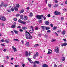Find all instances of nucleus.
Returning <instances> with one entry per match:
<instances>
[{
    "label": "nucleus",
    "mask_w": 67,
    "mask_h": 67,
    "mask_svg": "<svg viewBox=\"0 0 67 67\" xmlns=\"http://www.w3.org/2000/svg\"><path fill=\"white\" fill-rule=\"evenodd\" d=\"M14 9L15 11H18V8L16 7H14Z\"/></svg>",
    "instance_id": "31"
},
{
    "label": "nucleus",
    "mask_w": 67,
    "mask_h": 67,
    "mask_svg": "<svg viewBox=\"0 0 67 67\" xmlns=\"http://www.w3.org/2000/svg\"><path fill=\"white\" fill-rule=\"evenodd\" d=\"M63 10L64 11H67V9L65 8L63 9Z\"/></svg>",
    "instance_id": "37"
},
{
    "label": "nucleus",
    "mask_w": 67,
    "mask_h": 67,
    "mask_svg": "<svg viewBox=\"0 0 67 67\" xmlns=\"http://www.w3.org/2000/svg\"><path fill=\"white\" fill-rule=\"evenodd\" d=\"M39 46V44H36L35 45L34 47H37V46Z\"/></svg>",
    "instance_id": "28"
},
{
    "label": "nucleus",
    "mask_w": 67,
    "mask_h": 67,
    "mask_svg": "<svg viewBox=\"0 0 67 67\" xmlns=\"http://www.w3.org/2000/svg\"><path fill=\"white\" fill-rule=\"evenodd\" d=\"M57 12L56 11H55L54 12V14H55V15H57Z\"/></svg>",
    "instance_id": "41"
},
{
    "label": "nucleus",
    "mask_w": 67,
    "mask_h": 67,
    "mask_svg": "<svg viewBox=\"0 0 67 67\" xmlns=\"http://www.w3.org/2000/svg\"><path fill=\"white\" fill-rule=\"evenodd\" d=\"M57 7H58V4H55L53 6L54 8H56Z\"/></svg>",
    "instance_id": "24"
},
{
    "label": "nucleus",
    "mask_w": 67,
    "mask_h": 67,
    "mask_svg": "<svg viewBox=\"0 0 67 67\" xmlns=\"http://www.w3.org/2000/svg\"><path fill=\"white\" fill-rule=\"evenodd\" d=\"M20 16V14H17L16 15V16Z\"/></svg>",
    "instance_id": "48"
},
{
    "label": "nucleus",
    "mask_w": 67,
    "mask_h": 67,
    "mask_svg": "<svg viewBox=\"0 0 67 67\" xmlns=\"http://www.w3.org/2000/svg\"><path fill=\"white\" fill-rule=\"evenodd\" d=\"M41 27L43 29V31H45V29H46V27L42 26Z\"/></svg>",
    "instance_id": "12"
},
{
    "label": "nucleus",
    "mask_w": 67,
    "mask_h": 67,
    "mask_svg": "<svg viewBox=\"0 0 67 67\" xmlns=\"http://www.w3.org/2000/svg\"><path fill=\"white\" fill-rule=\"evenodd\" d=\"M36 56L35 55H34V56L33 57V58H34V59H35L36 58Z\"/></svg>",
    "instance_id": "45"
},
{
    "label": "nucleus",
    "mask_w": 67,
    "mask_h": 67,
    "mask_svg": "<svg viewBox=\"0 0 67 67\" xmlns=\"http://www.w3.org/2000/svg\"><path fill=\"white\" fill-rule=\"evenodd\" d=\"M48 7H52V5L51 4H48Z\"/></svg>",
    "instance_id": "40"
},
{
    "label": "nucleus",
    "mask_w": 67,
    "mask_h": 67,
    "mask_svg": "<svg viewBox=\"0 0 67 67\" xmlns=\"http://www.w3.org/2000/svg\"><path fill=\"white\" fill-rule=\"evenodd\" d=\"M42 67H48V65L46 64H44L42 66Z\"/></svg>",
    "instance_id": "17"
},
{
    "label": "nucleus",
    "mask_w": 67,
    "mask_h": 67,
    "mask_svg": "<svg viewBox=\"0 0 67 67\" xmlns=\"http://www.w3.org/2000/svg\"><path fill=\"white\" fill-rule=\"evenodd\" d=\"M0 19L2 21H5L6 18L3 16H2L0 18Z\"/></svg>",
    "instance_id": "6"
},
{
    "label": "nucleus",
    "mask_w": 67,
    "mask_h": 67,
    "mask_svg": "<svg viewBox=\"0 0 67 67\" xmlns=\"http://www.w3.org/2000/svg\"><path fill=\"white\" fill-rule=\"evenodd\" d=\"M21 23H22V24H25V23H26V22H24L23 21H21Z\"/></svg>",
    "instance_id": "30"
},
{
    "label": "nucleus",
    "mask_w": 67,
    "mask_h": 67,
    "mask_svg": "<svg viewBox=\"0 0 67 67\" xmlns=\"http://www.w3.org/2000/svg\"><path fill=\"white\" fill-rule=\"evenodd\" d=\"M44 37L46 38H47V37H48V36L47 35H45L44 36Z\"/></svg>",
    "instance_id": "33"
},
{
    "label": "nucleus",
    "mask_w": 67,
    "mask_h": 67,
    "mask_svg": "<svg viewBox=\"0 0 67 67\" xmlns=\"http://www.w3.org/2000/svg\"><path fill=\"white\" fill-rule=\"evenodd\" d=\"M29 55V56H31V52H29V53H28V52H27V51H26L25 52V55L26 56H28V55Z\"/></svg>",
    "instance_id": "5"
},
{
    "label": "nucleus",
    "mask_w": 67,
    "mask_h": 67,
    "mask_svg": "<svg viewBox=\"0 0 67 67\" xmlns=\"http://www.w3.org/2000/svg\"><path fill=\"white\" fill-rule=\"evenodd\" d=\"M34 67H36V65L35 64L34 65Z\"/></svg>",
    "instance_id": "64"
},
{
    "label": "nucleus",
    "mask_w": 67,
    "mask_h": 67,
    "mask_svg": "<svg viewBox=\"0 0 67 67\" xmlns=\"http://www.w3.org/2000/svg\"><path fill=\"white\" fill-rule=\"evenodd\" d=\"M20 17L21 18L22 20H23L24 18H23V15H21L20 16Z\"/></svg>",
    "instance_id": "23"
},
{
    "label": "nucleus",
    "mask_w": 67,
    "mask_h": 67,
    "mask_svg": "<svg viewBox=\"0 0 67 67\" xmlns=\"http://www.w3.org/2000/svg\"><path fill=\"white\" fill-rule=\"evenodd\" d=\"M31 30H30V31H29V32H30V33L32 34V33H33V32H31Z\"/></svg>",
    "instance_id": "59"
},
{
    "label": "nucleus",
    "mask_w": 67,
    "mask_h": 67,
    "mask_svg": "<svg viewBox=\"0 0 67 67\" xmlns=\"http://www.w3.org/2000/svg\"><path fill=\"white\" fill-rule=\"evenodd\" d=\"M65 59V58L64 57H63L62 58V61H64Z\"/></svg>",
    "instance_id": "22"
},
{
    "label": "nucleus",
    "mask_w": 67,
    "mask_h": 67,
    "mask_svg": "<svg viewBox=\"0 0 67 67\" xmlns=\"http://www.w3.org/2000/svg\"><path fill=\"white\" fill-rule=\"evenodd\" d=\"M14 41H19V40L16 39H15L14 40Z\"/></svg>",
    "instance_id": "49"
},
{
    "label": "nucleus",
    "mask_w": 67,
    "mask_h": 67,
    "mask_svg": "<svg viewBox=\"0 0 67 67\" xmlns=\"http://www.w3.org/2000/svg\"><path fill=\"white\" fill-rule=\"evenodd\" d=\"M57 32H58V33H60L61 32V31H60V30H59L57 31Z\"/></svg>",
    "instance_id": "62"
},
{
    "label": "nucleus",
    "mask_w": 67,
    "mask_h": 67,
    "mask_svg": "<svg viewBox=\"0 0 67 67\" xmlns=\"http://www.w3.org/2000/svg\"><path fill=\"white\" fill-rule=\"evenodd\" d=\"M42 20H39L38 22L39 23H41V22H42Z\"/></svg>",
    "instance_id": "60"
},
{
    "label": "nucleus",
    "mask_w": 67,
    "mask_h": 67,
    "mask_svg": "<svg viewBox=\"0 0 67 67\" xmlns=\"http://www.w3.org/2000/svg\"><path fill=\"white\" fill-rule=\"evenodd\" d=\"M6 51H7V49H4L3 50V51L5 52H6Z\"/></svg>",
    "instance_id": "58"
},
{
    "label": "nucleus",
    "mask_w": 67,
    "mask_h": 67,
    "mask_svg": "<svg viewBox=\"0 0 67 67\" xmlns=\"http://www.w3.org/2000/svg\"><path fill=\"white\" fill-rule=\"evenodd\" d=\"M28 34H29V36L27 39H29V40L30 39H32V36L30 35V33L28 32Z\"/></svg>",
    "instance_id": "7"
},
{
    "label": "nucleus",
    "mask_w": 67,
    "mask_h": 67,
    "mask_svg": "<svg viewBox=\"0 0 67 67\" xmlns=\"http://www.w3.org/2000/svg\"><path fill=\"white\" fill-rule=\"evenodd\" d=\"M16 6V7H17V8H19L20 6V5L19 4H17Z\"/></svg>",
    "instance_id": "42"
},
{
    "label": "nucleus",
    "mask_w": 67,
    "mask_h": 67,
    "mask_svg": "<svg viewBox=\"0 0 67 67\" xmlns=\"http://www.w3.org/2000/svg\"><path fill=\"white\" fill-rule=\"evenodd\" d=\"M22 66L23 67H24L25 66V64H22Z\"/></svg>",
    "instance_id": "50"
},
{
    "label": "nucleus",
    "mask_w": 67,
    "mask_h": 67,
    "mask_svg": "<svg viewBox=\"0 0 67 67\" xmlns=\"http://www.w3.org/2000/svg\"><path fill=\"white\" fill-rule=\"evenodd\" d=\"M1 41L2 42H4V40L3 39H2L1 40Z\"/></svg>",
    "instance_id": "57"
},
{
    "label": "nucleus",
    "mask_w": 67,
    "mask_h": 67,
    "mask_svg": "<svg viewBox=\"0 0 67 67\" xmlns=\"http://www.w3.org/2000/svg\"><path fill=\"white\" fill-rule=\"evenodd\" d=\"M13 31L14 33H15V34H18V32H19L18 31L16 30H14Z\"/></svg>",
    "instance_id": "15"
},
{
    "label": "nucleus",
    "mask_w": 67,
    "mask_h": 67,
    "mask_svg": "<svg viewBox=\"0 0 67 67\" xmlns=\"http://www.w3.org/2000/svg\"><path fill=\"white\" fill-rule=\"evenodd\" d=\"M54 67H57V65H56L55 64L54 65Z\"/></svg>",
    "instance_id": "63"
},
{
    "label": "nucleus",
    "mask_w": 67,
    "mask_h": 67,
    "mask_svg": "<svg viewBox=\"0 0 67 67\" xmlns=\"http://www.w3.org/2000/svg\"><path fill=\"white\" fill-rule=\"evenodd\" d=\"M31 29H32V31H34V29H33V26H31Z\"/></svg>",
    "instance_id": "34"
},
{
    "label": "nucleus",
    "mask_w": 67,
    "mask_h": 67,
    "mask_svg": "<svg viewBox=\"0 0 67 67\" xmlns=\"http://www.w3.org/2000/svg\"><path fill=\"white\" fill-rule=\"evenodd\" d=\"M20 31V32H23V30H22V29H20L19 30Z\"/></svg>",
    "instance_id": "56"
},
{
    "label": "nucleus",
    "mask_w": 67,
    "mask_h": 67,
    "mask_svg": "<svg viewBox=\"0 0 67 67\" xmlns=\"http://www.w3.org/2000/svg\"><path fill=\"white\" fill-rule=\"evenodd\" d=\"M38 30V27H36L35 28V30Z\"/></svg>",
    "instance_id": "46"
},
{
    "label": "nucleus",
    "mask_w": 67,
    "mask_h": 67,
    "mask_svg": "<svg viewBox=\"0 0 67 67\" xmlns=\"http://www.w3.org/2000/svg\"><path fill=\"white\" fill-rule=\"evenodd\" d=\"M24 10H23L20 11V13H23V12H24Z\"/></svg>",
    "instance_id": "32"
},
{
    "label": "nucleus",
    "mask_w": 67,
    "mask_h": 67,
    "mask_svg": "<svg viewBox=\"0 0 67 67\" xmlns=\"http://www.w3.org/2000/svg\"><path fill=\"white\" fill-rule=\"evenodd\" d=\"M12 48L14 50V52H16V49L14 47V46H12Z\"/></svg>",
    "instance_id": "11"
},
{
    "label": "nucleus",
    "mask_w": 67,
    "mask_h": 67,
    "mask_svg": "<svg viewBox=\"0 0 67 67\" xmlns=\"http://www.w3.org/2000/svg\"><path fill=\"white\" fill-rule=\"evenodd\" d=\"M49 29H50V28H49V27H46V30H49Z\"/></svg>",
    "instance_id": "29"
},
{
    "label": "nucleus",
    "mask_w": 67,
    "mask_h": 67,
    "mask_svg": "<svg viewBox=\"0 0 67 67\" xmlns=\"http://www.w3.org/2000/svg\"><path fill=\"white\" fill-rule=\"evenodd\" d=\"M2 6H3V7H7V6H8V4H3V3H2L0 5V8H1V7Z\"/></svg>",
    "instance_id": "3"
},
{
    "label": "nucleus",
    "mask_w": 67,
    "mask_h": 67,
    "mask_svg": "<svg viewBox=\"0 0 67 67\" xmlns=\"http://www.w3.org/2000/svg\"><path fill=\"white\" fill-rule=\"evenodd\" d=\"M27 59L29 60V61L30 63H33V62H32V60H31V59L30 58H27Z\"/></svg>",
    "instance_id": "9"
},
{
    "label": "nucleus",
    "mask_w": 67,
    "mask_h": 67,
    "mask_svg": "<svg viewBox=\"0 0 67 67\" xmlns=\"http://www.w3.org/2000/svg\"><path fill=\"white\" fill-rule=\"evenodd\" d=\"M18 22H19L20 23H21V22H22V20H20V19H19V20H18Z\"/></svg>",
    "instance_id": "39"
},
{
    "label": "nucleus",
    "mask_w": 67,
    "mask_h": 67,
    "mask_svg": "<svg viewBox=\"0 0 67 67\" xmlns=\"http://www.w3.org/2000/svg\"><path fill=\"white\" fill-rule=\"evenodd\" d=\"M25 45L26 46H30V43L29 42H26Z\"/></svg>",
    "instance_id": "10"
},
{
    "label": "nucleus",
    "mask_w": 67,
    "mask_h": 67,
    "mask_svg": "<svg viewBox=\"0 0 67 67\" xmlns=\"http://www.w3.org/2000/svg\"><path fill=\"white\" fill-rule=\"evenodd\" d=\"M59 47L58 46H56L55 47V49L54 50V51L57 54H58L59 53Z\"/></svg>",
    "instance_id": "2"
},
{
    "label": "nucleus",
    "mask_w": 67,
    "mask_h": 67,
    "mask_svg": "<svg viewBox=\"0 0 67 67\" xmlns=\"http://www.w3.org/2000/svg\"><path fill=\"white\" fill-rule=\"evenodd\" d=\"M29 34H25V35L26 36V39H27L28 38V37H29Z\"/></svg>",
    "instance_id": "8"
},
{
    "label": "nucleus",
    "mask_w": 67,
    "mask_h": 67,
    "mask_svg": "<svg viewBox=\"0 0 67 67\" xmlns=\"http://www.w3.org/2000/svg\"><path fill=\"white\" fill-rule=\"evenodd\" d=\"M47 32L48 33H50L51 32V30H49L47 31Z\"/></svg>",
    "instance_id": "53"
},
{
    "label": "nucleus",
    "mask_w": 67,
    "mask_h": 67,
    "mask_svg": "<svg viewBox=\"0 0 67 67\" xmlns=\"http://www.w3.org/2000/svg\"><path fill=\"white\" fill-rule=\"evenodd\" d=\"M34 64L36 63V64H40V62L38 61H36L35 62H34Z\"/></svg>",
    "instance_id": "13"
},
{
    "label": "nucleus",
    "mask_w": 67,
    "mask_h": 67,
    "mask_svg": "<svg viewBox=\"0 0 67 67\" xmlns=\"http://www.w3.org/2000/svg\"><path fill=\"white\" fill-rule=\"evenodd\" d=\"M33 15V13H30V14L29 15V16L30 17H32V16Z\"/></svg>",
    "instance_id": "19"
},
{
    "label": "nucleus",
    "mask_w": 67,
    "mask_h": 67,
    "mask_svg": "<svg viewBox=\"0 0 67 67\" xmlns=\"http://www.w3.org/2000/svg\"><path fill=\"white\" fill-rule=\"evenodd\" d=\"M63 40L64 41V42H66V39L64 38Z\"/></svg>",
    "instance_id": "55"
},
{
    "label": "nucleus",
    "mask_w": 67,
    "mask_h": 67,
    "mask_svg": "<svg viewBox=\"0 0 67 67\" xmlns=\"http://www.w3.org/2000/svg\"><path fill=\"white\" fill-rule=\"evenodd\" d=\"M13 20L14 21H16V20H17V19H16V18H14Z\"/></svg>",
    "instance_id": "43"
},
{
    "label": "nucleus",
    "mask_w": 67,
    "mask_h": 67,
    "mask_svg": "<svg viewBox=\"0 0 67 67\" xmlns=\"http://www.w3.org/2000/svg\"><path fill=\"white\" fill-rule=\"evenodd\" d=\"M47 16L48 17H51V15H50V14H48V15H47Z\"/></svg>",
    "instance_id": "54"
},
{
    "label": "nucleus",
    "mask_w": 67,
    "mask_h": 67,
    "mask_svg": "<svg viewBox=\"0 0 67 67\" xmlns=\"http://www.w3.org/2000/svg\"><path fill=\"white\" fill-rule=\"evenodd\" d=\"M5 42L6 43H9L10 42V40L9 39H7L5 40Z\"/></svg>",
    "instance_id": "16"
},
{
    "label": "nucleus",
    "mask_w": 67,
    "mask_h": 67,
    "mask_svg": "<svg viewBox=\"0 0 67 67\" xmlns=\"http://www.w3.org/2000/svg\"><path fill=\"white\" fill-rule=\"evenodd\" d=\"M34 55L35 56H36V57H37V56H38V52H36V54Z\"/></svg>",
    "instance_id": "21"
},
{
    "label": "nucleus",
    "mask_w": 67,
    "mask_h": 67,
    "mask_svg": "<svg viewBox=\"0 0 67 67\" xmlns=\"http://www.w3.org/2000/svg\"><path fill=\"white\" fill-rule=\"evenodd\" d=\"M17 28H19V29H21V27L20 26H19L17 27Z\"/></svg>",
    "instance_id": "51"
},
{
    "label": "nucleus",
    "mask_w": 67,
    "mask_h": 67,
    "mask_svg": "<svg viewBox=\"0 0 67 67\" xmlns=\"http://www.w3.org/2000/svg\"><path fill=\"white\" fill-rule=\"evenodd\" d=\"M22 28L23 30H26V29H27V28L26 27H23Z\"/></svg>",
    "instance_id": "26"
},
{
    "label": "nucleus",
    "mask_w": 67,
    "mask_h": 67,
    "mask_svg": "<svg viewBox=\"0 0 67 67\" xmlns=\"http://www.w3.org/2000/svg\"><path fill=\"white\" fill-rule=\"evenodd\" d=\"M61 19L62 20H63L64 19V17H63L62 16L61 17Z\"/></svg>",
    "instance_id": "44"
},
{
    "label": "nucleus",
    "mask_w": 67,
    "mask_h": 67,
    "mask_svg": "<svg viewBox=\"0 0 67 67\" xmlns=\"http://www.w3.org/2000/svg\"><path fill=\"white\" fill-rule=\"evenodd\" d=\"M56 29H57V27L56 26H54L53 27V30H56Z\"/></svg>",
    "instance_id": "27"
},
{
    "label": "nucleus",
    "mask_w": 67,
    "mask_h": 67,
    "mask_svg": "<svg viewBox=\"0 0 67 67\" xmlns=\"http://www.w3.org/2000/svg\"><path fill=\"white\" fill-rule=\"evenodd\" d=\"M11 10L12 11H14V9H13V8H11Z\"/></svg>",
    "instance_id": "52"
},
{
    "label": "nucleus",
    "mask_w": 67,
    "mask_h": 67,
    "mask_svg": "<svg viewBox=\"0 0 67 67\" xmlns=\"http://www.w3.org/2000/svg\"><path fill=\"white\" fill-rule=\"evenodd\" d=\"M7 11L8 12H11V10H10V9H7Z\"/></svg>",
    "instance_id": "35"
},
{
    "label": "nucleus",
    "mask_w": 67,
    "mask_h": 67,
    "mask_svg": "<svg viewBox=\"0 0 67 67\" xmlns=\"http://www.w3.org/2000/svg\"><path fill=\"white\" fill-rule=\"evenodd\" d=\"M37 19H39V20H41L42 19V18L43 17V18L44 20H46V17L45 16H44L43 15H37L36 16Z\"/></svg>",
    "instance_id": "1"
},
{
    "label": "nucleus",
    "mask_w": 67,
    "mask_h": 67,
    "mask_svg": "<svg viewBox=\"0 0 67 67\" xmlns=\"http://www.w3.org/2000/svg\"><path fill=\"white\" fill-rule=\"evenodd\" d=\"M67 45V43L66 42H65L64 43H63V44H62L61 45V46L62 47L63 46H66V45Z\"/></svg>",
    "instance_id": "14"
},
{
    "label": "nucleus",
    "mask_w": 67,
    "mask_h": 67,
    "mask_svg": "<svg viewBox=\"0 0 67 67\" xmlns=\"http://www.w3.org/2000/svg\"><path fill=\"white\" fill-rule=\"evenodd\" d=\"M24 18H25V20H27V19L28 18H27V17L26 16H24Z\"/></svg>",
    "instance_id": "25"
},
{
    "label": "nucleus",
    "mask_w": 67,
    "mask_h": 67,
    "mask_svg": "<svg viewBox=\"0 0 67 67\" xmlns=\"http://www.w3.org/2000/svg\"><path fill=\"white\" fill-rule=\"evenodd\" d=\"M65 4H67V0H66L65 2Z\"/></svg>",
    "instance_id": "61"
},
{
    "label": "nucleus",
    "mask_w": 67,
    "mask_h": 67,
    "mask_svg": "<svg viewBox=\"0 0 67 67\" xmlns=\"http://www.w3.org/2000/svg\"><path fill=\"white\" fill-rule=\"evenodd\" d=\"M45 24H46V25H49V22L48 21H46L45 22Z\"/></svg>",
    "instance_id": "20"
},
{
    "label": "nucleus",
    "mask_w": 67,
    "mask_h": 67,
    "mask_svg": "<svg viewBox=\"0 0 67 67\" xmlns=\"http://www.w3.org/2000/svg\"><path fill=\"white\" fill-rule=\"evenodd\" d=\"M51 53H52V52H51L48 51L47 54H51Z\"/></svg>",
    "instance_id": "47"
},
{
    "label": "nucleus",
    "mask_w": 67,
    "mask_h": 67,
    "mask_svg": "<svg viewBox=\"0 0 67 67\" xmlns=\"http://www.w3.org/2000/svg\"><path fill=\"white\" fill-rule=\"evenodd\" d=\"M65 33H66V31L63 30L62 31V34L63 35H65Z\"/></svg>",
    "instance_id": "18"
},
{
    "label": "nucleus",
    "mask_w": 67,
    "mask_h": 67,
    "mask_svg": "<svg viewBox=\"0 0 67 67\" xmlns=\"http://www.w3.org/2000/svg\"><path fill=\"white\" fill-rule=\"evenodd\" d=\"M60 13L59 12H57V15H60Z\"/></svg>",
    "instance_id": "38"
},
{
    "label": "nucleus",
    "mask_w": 67,
    "mask_h": 67,
    "mask_svg": "<svg viewBox=\"0 0 67 67\" xmlns=\"http://www.w3.org/2000/svg\"><path fill=\"white\" fill-rule=\"evenodd\" d=\"M16 24V22L14 23L11 26L12 28H15Z\"/></svg>",
    "instance_id": "4"
},
{
    "label": "nucleus",
    "mask_w": 67,
    "mask_h": 67,
    "mask_svg": "<svg viewBox=\"0 0 67 67\" xmlns=\"http://www.w3.org/2000/svg\"><path fill=\"white\" fill-rule=\"evenodd\" d=\"M56 41V40L55 39H52V40L51 42H55V41Z\"/></svg>",
    "instance_id": "36"
}]
</instances>
